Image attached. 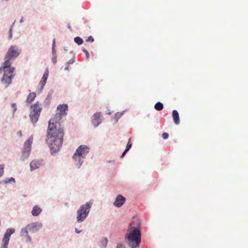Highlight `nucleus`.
<instances>
[{"label":"nucleus","instance_id":"29","mask_svg":"<svg viewBox=\"0 0 248 248\" xmlns=\"http://www.w3.org/2000/svg\"><path fill=\"white\" fill-rule=\"evenodd\" d=\"M55 39L54 38L53 40V45H52V54L53 56H54V54L56 55V52L55 50Z\"/></svg>","mask_w":248,"mask_h":248},{"label":"nucleus","instance_id":"42","mask_svg":"<svg viewBox=\"0 0 248 248\" xmlns=\"http://www.w3.org/2000/svg\"><path fill=\"white\" fill-rule=\"evenodd\" d=\"M105 112L107 114H110L111 113V112L110 111V109H107Z\"/></svg>","mask_w":248,"mask_h":248},{"label":"nucleus","instance_id":"49","mask_svg":"<svg viewBox=\"0 0 248 248\" xmlns=\"http://www.w3.org/2000/svg\"><path fill=\"white\" fill-rule=\"evenodd\" d=\"M3 183V180H2V181H0V184H1V183Z\"/></svg>","mask_w":248,"mask_h":248},{"label":"nucleus","instance_id":"30","mask_svg":"<svg viewBox=\"0 0 248 248\" xmlns=\"http://www.w3.org/2000/svg\"><path fill=\"white\" fill-rule=\"evenodd\" d=\"M116 248H125V246L123 242H119L117 244Z\"/></svg>","mask_w":248,"mask_h":248},{"label":"nucleus","instance_id":"41","mask_svg":"<svg viewBox=\"0 0 248 248\" xmlns=\"http://www.w3.org/2000/svg\"><path fill=\"white\" fill-rule=\"evenodd\" d=\"M17 135L18 137H22V133L21 131H18L17 133Z\"/></svg>","mask_w":248,"mask_h":248},{"label":"nucleus","instance_id":"31","mask_svg":"<svg viewBox=\"0 0 248 248\" xmlns=\"http://www.w3.org/2000/svg\"><path fill=\"white\" fill-rule=\"evenodd\" d=\"M169 137V135L167 132H163L162 134V138L164 140H166V139H168Z\"/></svg>","mask_w":248,"mask_h":248},{"label":"nucleus","instance_id":"24","mask_svg":"<svg viewBox=\"0 0 248 248\" xmlns=\"http://www.w3.org/2000/svg\"><path fill=\"white\" fill-rule=\"evenodd\" d=\"M48 74H49L48 70L47 69H46V71L45 72V73L43 76V77L42 78L41 80H43V81H45L46 82L47 78H48Z\"/></svg>","mask_w":248,"mask_h":248},{"label":"nucleus","instance_id":"47","mask_svg":"<svg viewBox=\"0 0 248 248\" xmlns=\"http://www.w3.org/2000/svg\"><path fill=\"white\" fill-rule=\"evenodd\" d=\"M132 219H136V217L135 216H133V217H132Z\"/></svg>","mask_w":248,"mask_h":248},{"label":"nucleus","instance_id":"35","mask_svg":"<svg viewBox=\"0 0 248 248\" xmlns=\"http://www.w3.org/2000/svg\"><path fill=\"white\" fill-rule=\"evenodd\" d=\"M86 42H88L92 43L94 41V39L92 36H90L88 37V38L86 39Z\"/></svg>","mask_w":248,"mask_h":248},{"label":"nucleus","instance_id":"43","mask_svg":"<svg viewBox=\"0 0 248 248\" xmlns=\"http://www.w3.org/2000/svg\"><path fill=\"white\" fill-rule=\"evenodd\" d=\"M13 113H12V117H14V115H15V112L17 110V109H13Z\"/></svg>","mask_w":248,"mask_h":248},{"label":"nucleus","instance_id":"10","mask_svg":"<svg viewBox=\"0 0 248 248\" xmlns=\"http://www.w3.org/2000/svg\"><path fill=\"white\" fill-rule=\"evenodd\" d=\"M42 109H31L29 114V117L31 122L34 126L37 123L40 116L41 112Z\"/></svg>","mask_w":248,"mask_h":248},{"label":"nucleus","instance_id":"19","mask_svg":"<svg viewBox=\"0 0 248 248\" xmlns=\"http://www.w3.org/2000/svg\"><path fill=\"white\" fill-rule=\"evenodd\" d=\"M132 144L130 142V138L126 144V147L124 151L123 152L120 156V158H123L125 155V154L131 149Z\"/></svg>","mask_w":248,"mask_h":248},{"label":"nucleus","instance_id":"6","mask_svg":"<svg viewBox=\"0 0 248 248\" xmlns=\"http://www.w3.org/2000/svg\"><path fill=\"white\" fill-rule=\"evenodd\" d=\"M15 70L13 67L9 66V68H5L3 67V65L0 68V72L2 70L4 71V74L1 79L3 83L10 84L12 80L14 78V75L13 74Z\"/></svg>","mask_w":248,"mask_h":248},{"label":"nucleus","instance_id":"20","mask_svg":"<svg viewBox=\"0 0 248 248\" xmlns=\"http://www.w3.org/2000/svg\"><path fill=\"white\" fill-rule=\"evenodd\" d=\"M108 243V239L107 237H103L100 241L99 246L101 248H106Z\"/></svg>","mask_w":248,"mask_h":248},{"label":"nucleus","instance_id":"7","mask_svg":"<svg viewBox=\"0 0 248 248\" xmlns=\"http://www.w3.org/2000/svg\"><path fill=\"white\" fill-rule=\"evenodd\" d=\"M16 230L14 228L6 229L2 239V244L0 248H8L11 236L15 232Z\"/></svg>","mask_w":248,"mask_h":248},{"label":"nucleus","instance_id":"38","mask_svg":"<svg viewBox=\"0 0 248 248\" xmlns=\"http://www.w3.org/2000/svg\"><path fill=\"white\" fill-rule=\"evenodd\" d=\"M12 27H11V28L10 29L9 31V38L10 39H11L12 38Z\"/></svg>","mask_w":248,"mask_h":248},{"label":"nucleus","instance_id":"2","mask_svg":"<svg viewBox=\"0 0 248 248\" xmlns=\"http://www.w3.org/2000/svg\"><path fill=\"white\" fill-rule=\"evenodd\" d=\"M124 241L130 248H138L141 242V231L135 228L133 230L127 229L124 236Z\"/></svg>","mask_w":248,"mask_h":248},{"label":"nucleus","instance_id":"15","mask_svg":"<svg viewBox=\"0 0 248 248\" xmlns=\"http://www.w3.org/2000/svg\"><path fill=\"white\" fill-rule=\"evenodd\" d=\"M172 117L174 123L178 125L180 124L179 114L177 109H173L172 112Z\"/></svg>","mask_w":248,"mask_h":248},{"label":"nucleus","instance_id":"17","mask_svg":"<svg viewBox=\"0 0 248 248\" xmlns=\"http://www.w3.org/2000/svg\"><path fill=\"white\" fill-rule=\"evenodd\" d=\"M85 157H81L79 156H77L76 158H73L74 161L76 162L75 163V165L77 166L78 169H79L80 167L82 166L84 161L83 159Z\"/></svg>","mask_w":248,"mask_h":248},{"label":"nucleus","instance_id":"44","mask_svg":"<svg viewBox=\"0 0 248 248\" xmlns=\"http://www.w3.org/2000/svg\"><path fill=\"white\" fill-rule=\"evenodd\" d=\"M12 107H13V108H15V107H16V104L15 103H13V104H12Z\"/></svg>","mask_w":248,"mask_h":248},{"label":"nucleus","instance_id":"13","mask_svg":"<svg viewBox=\"0 0 248 248\" xmlns=\"http://www.w3.org/2000/svg\"><path fill=\"white\" fill-rule=\"evenodd\" d=\"M126 199L122 194H118L113 202V205L116 207L120 208L125 203Z\"/></svg>","mask_w":248,"mask_h":248},{"label":"nucleus","instance_id":"45","mask_svg":"<svg viewBox=\"0 0 248 248\" xmlns=\"http://www.w3.org/2000/svg\"><path fill=\"white\" fill-rule=\"evenodd\" d=\"M108 163H114V160H109V161H108Z\"/></svg>","mask_w":248,"mask_h":248},{"label":"nucleus","instance_id":"33","mask_svg":"<svg viewBox=\"0 0 248 248\" xmlns=\"http://www.w3.org/2000/svg\"><path fill=\"white\" fill-rule=\"evenodd\" d=\"M68 108V106L67 104H63L62 105H59L58 107H57V108L58 109H59V108Z\"/></svg>","mask_w":248,"mask_h":248},{"label":"nucleus","instance_id":"40","mask_svg":"<svg viewBox=\"0 0 248 248\" xmlns=\"http://www.w3.org/2000/svg\"><path fill=\"white\" fill-rule=\"evenodd\" d=\"M75 232L77 233H80L81 232H82V230H79L78 229V228H75Z\"/></svg>","mask_w":248,"mask_h":248},{"label":"nucleus","instance_id":"25","mask_svg":"<svg viewBox=\"0 0 248 248\" xmlns=\"http://www.w3.org/2000/svg\"><path fill=\"white\" fill-rule=\"evenodd\" d=\"M74 41L78 45L83 43L82 39L79 37H76L74 38Z\"/></svg>","mask_w":248,"mask_h":248},{"label":"nucleus","instance_id":"26","mask_svg":"<svg viewBox=\"0 0 248 248\" xmlns=\"http://www.w3.org/2000/svg\"><path fill=\"white\" fill-rule=\"evenodd\" d=\"M163 105L162 103L158 102L155 105V108H163Z\"/></svg>","mask_w":248,"mask_h":248},{"label":"nucleus","instance_id":"18","mask_svg":"<svg viewBox=\"0 0 248 248\" xmlns=\"http://www.w3.org/2000/svg\"><path fill=\"white\" fill-rule=\"evenodd\" d=\"M137 222L136 223V226H133L131 223H130L128 225V229H130L131 231L134 230L135 228L140 231V226L141 225V223L139 219H136Z\"/></svg>","mask_w":248,"mask_h":248},{"label":"nucleus","instance_id":"9","mask_svg":"<svg viewBox=\"0 0 248 248\" xmlns=\"http://www.w3.org/2000/svg\"><path fill=\"white\" fill-rule=\"evenodd\" d=\"M103 116L101 112H96L91 117V123L94 128H97L102 122Z\"/></svg>","mask_w":248,"mask_h":248},{"label":"nucleus","instance_id":"11","mask_svg":"<svg viewBox=\"0 0 248 248\" xmlns=\"http://www.w3.org/2000/svg\"><path fill=\"white\" fill-rule=\"evenodd\" d=\"M42 227V224L39 222H35L27 225L29 231L32 233L38 232Z\"/></svg>","mask_w":248,"mask_h":248},{"label":"nucleus","instance_id":"21","mask_svg":"<svg viewBox=\"0 0 248 248\" xmlns=\"http://www.w3.org/2000/svg\"><path fill=\"white\" fill-rule=\"evenodd\" d=\"M36 93L35 92L30 93L27 97V102L28 103H31L35 98Z\"/></svg>","mask_w":248,"mask_h":248},{"label":"nucleus","instance_id":"27","mask_svg":"<svg viewBox=\"0 0 248 248\" xmlns=\"http://www.w3.org/2000/svg\"><path fill=\"white\" fill-rule=\"evenodd\" d=\"M4 164L0 165V177H1L4 173Z\"/></svg>","mask_w":248,"mask_h":248},{"label":"nucleus","instance_id":"32","mask_svg":"<svg viewBox=\"0 0 248 248\" xmlns=\"http://www.w3.org/2000/svg\"><path fill=\"white\" fill-rule=\"evenodd\" d=\"M46 83V82L43 81L42 80L40 81L39 86L40 87L41 90H42L44 88V87Z\"/></svg>","mask_w":248,"mask_h":248},{"label":"nucleus","instance_id":"28","mask_svg":"<svg viewBox=\"0 0 248 248\" xmlns=\"http://www.w3.org/2000/svg\"><path fill=\"white\" fill-rule=\"evenodd\" d=\"M75 62V60L74 58L70 60L68 62L66 63V65L67 66L65 67V70H68L69 69V68H68V65L69 64H72L73 63V62Z\"/></svg>","mask_w":248,"mask_h":248},{"label":"nucleus","instance_id":"5","mask_svg":"<svg viewBox=\"0 0 248 248\" xmlns=\"http://www.w3.org/2000/svg\"><path fill=\"white\" fill-rule=\"evenodd\" d=\"M32 141L33 137L32 136H31L24 142L20 160L24 161L29 157L31 150Z\"/></svg>","mask_w":248,"mask_h":248},{"label":"nucleus","instance_id":"34","mask_svg":"<svg viewBox=\"0 0 248 248\" xmlns=\"http://www.w3.org/2000/svg\"><path fill=\"white\" fill-rule=\"evenodd\" d=\"M26 238V242L27 243H31V237L28 234L26 236H25Z\"/></svg>","mask_w":248,"mask_h":248},{"label":"nucleus","instance_id":"50","mask_svg":"<svg viewBox=\"0 0 248 248\" xmlns=\"http://www.w3.org/2000/svg\"><path fill=\"white\" fill-rule=\"evenodd\" d=\"M157 110H160L161 109H157Z\"/></svg>","mask_w":248,"mask_h":248},{"label":"nucleus","instance_id":"4","mask_svg":"<svg viewBox=\"0 0 248 248\" xmlns=\"http://www.w3.org/2000/svg\"><path fill=\"white\" fill-rule=\"evenodd\" d=\"M19 54L18 48L16 46H12L7 51L3 63V67L9 68L11 64V61L16 58Z\"/></svg>","mask_w":248,"mask_h":248},{"label":"nucleus","instance_id":"3","mask_svg":"<svg viewBox=\"0 0 248 248\" xmlns=\"http://www.w3.org/2000/svg\"><path fill=\"white\" fill-rule=\"evenodd\" d=\"M93 202L89 201L85 204L81 205L77 212V222L78 223L83 222L88 217Z\"/></svg>","mask_w":248,"mask_h":248},{"label":"nucleus","instance_id":"16","mask_svg":"<svg viewBox=\"0 0 248 248\" xmlns=\"http://www.w3.org/2000/svg\"><path fill=\"white\" fill-rule=\"evenodd\" d=\"M42 212V209L39 205H35L33 207L31 213L33 217H37Z\"/></svg>","mask_w":248,"mask_h":248},{"label":"nucleus","instance_id":"36","mask_svg":"<svg viewBox=\"0 0 248 248\" xmlns=\"http://www.w3.org/2000/svg\"><path fill=\"white\" fill-rule=\"evenodd\" d=\"M82 50L85 53V54L86 55V59H89V53L88 52V51L86 49H85V48H83Z\"/></svg>","mask_w":248,"mask_h":248},{"label":"nucleus","instance_id":"22","mask_svg":"<svg viewBox=\"0 0 248 248\" xmlns=\"http://www.w3.org/2000/svg\"><path fill=\"white\" fill-rule=\"evenodd\" d=\"M29 229L27 228V225L21 229L20 232V235L21 236H26L29 234L28 232Z\"/></svg>","mask_w":248,"mask_h":248},{"label":"nucleus","instance_id":"37","mask_svg":"<svg viewBox=\"0 0 248 248\" xmlns=\"http://www.w3.org/2000/svg\"><path fill=\"white\" fill-rule=\"evenodd\" d=\"M52 61L53 64H55L57 62V55L54 54L52 58Z\"/></svg>","mask_w":248,"mask_h":248},{"label":"nucleus","instance_id":"48","mask_svg":"<svg viewBox=\"0 0 248 248\" xmlns=\"http://www.w3.org/2000/svg\"><path fill=\"white\" fill-rule=\"evenodd\" d=\"M23 19H22V18H21V19H20V22H23Z\"/></svg>","mask_w":248,"mask_h":248},{"label":"nucleus","instance_id":"14","mask_svg":"<svg viewBox=\"0 0 248 248\" xmlns=\"http://www.w3.org/2000/svg\"><path fill=\"white\" fill-rule=\"evenodd\" d=\"M127 110V109H124L122 112H117L115 113L111 118L110 121L113 123V124H115L118 122L119 119Z\"/></svg>","mask_w":248,"mask_h":248},{"label":"nucleus","instance_id":"8","mask_svg":"<svg viewBox=\"0 0 248 248\" xmlns=\"http://www.w3.org/2000/svg\"><path fill=\"white\" fill-rule=\"evenodd\" d=\"M90 148L85 145H80L76 149L73 155V158H76L77 156L86 157L89 152Z\"/></svg>","mask_w":248,"mask_h":248},{"label":"nucleus","instance_id":"39","mask_svg":"<svg viewBox=\"0 0 248 248\" xmlns=\"http://www.w3.org/2000/svg\"><path fill=\"white\" fill-rule=\"evenodd\" d=\"M33 108H35V109H36V108H40V107H39V105L38 104V103L35 104L34 105V107H33Z\"/></svg>","mask_w":248,"mask_h":248},{"label":"nucleus","instance_id":"1","mask_svg":"<svg viewBox=\"0 0 248 248\" xmlns=\"http://www.w3.org/2000/svg\"><path fill=\"white\" fill-rule=\"evenodd\" d=\"M68 110L57 109L60 111L56 112L48 122L46 140L52 155H56L63 143L64 128L61 127V124L62 122V116L67 114Z\"/></svg>","mask_w":248,"mask_h":248},{"label":"nucleus","instance_id":"46","mask_svg":"<svg viewBox=\"0 0 248 248\" xmlns=\"http://www.w3.org/2000/svg\"><path fill=\"white\" fill-rule=\"evenodd\" d=\"M64 204L66 206H68V203L67 202H64Z\"/></svg>","mask_w":248,"mask_h":248},{"label":"nucleus","instance_id":"23","mask_svg":"<svg viewBox=\"0 0 248 248\" xmlns=\"http://www.w3.org/2000/svg\"><path fill=\"white\" fill-rule=\"evenodd\" d=\"M16 180L14 177L6 178L3 180V183L7 184L12 183H15Z\"/></svg>","mask_w":248,"mask_h":248},{"label":"nucleus","instance_id":"12","mask_svg":"<svg viewBox=\"0 0 248 248\" xmlns=\"http://www.w3.org/2000/svg\"><path fill=\"white\" fill-rule=\"evenodd\" d=\"M43 165V160L40 159H33L30 164V170L31 171L39 169L41 166Z\"/></svg>","mask_w":248,"mask_h":248}]
</instances>
